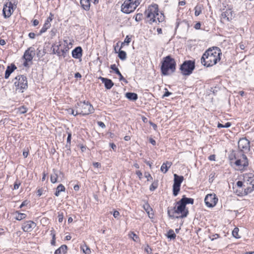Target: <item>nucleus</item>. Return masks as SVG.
Listing matches in <instances>:
<instances>
[{
    "instance_id": "1",
    "label": "nucleus",
    "mask_w": 254,
    "mask_h": 254,
    "mask_svg": "<svg viewBox=\"0 0 254 254\" xmlns=\"http://www.w3.org/2000/svg\"><path fill=\"white\" fill-rule=\"evenodd\" d=\"M221 54L222 53L219 48H209L202 55L200 59L201 63L207 67L212 66L220 60Z\"/></svg>"
},
{
    "instance_id": "2",
    "label": "nucleus",
    "mask_w": 254,
    "mask_h": 254,
    "mask_svg": "<svg viewBox=\"0 0 254 254\" xmlns=\"http://www.w3.org/2000/svg\"><path fill=\"white\" fill-rule=\"evenodd\" d=\"M167 213L169 217L174 218H184L189 214V210L184 205L183 200H179L175 203V206L168 207Z\"/></svg>"
},
{
    "instance_id": "3",
    "label": "nucleus",
    "mask_w": 254,
    "mask_h": 254,
    "mask_svg": "<svg viewBox=\"0 0 254 254\" xmlns=\"http://www.w3.org/2000/svg\"><path fill=\"white\" fill-rule=\"evenodd\" d=\"M229 159L231 163L235 160L234 164L240 170H244L249 165L248 158L242 152H234L229 156Z\"/></svg>"
},
{
    "instance_id": "4",
    "label": "nucleus",
    "mask_w": 254,
    "mask_h": 254,
    "mask_svg": "<svg viewBox=\"0 0 254 254\" xmlns=\"http://www.w3.org/2000/svg\"><path fill=\"white\" fill-rule=\"evenodd\" d=\"M176 63L174 59L170 56H167L163 59L161 66L162 74L164 75H168L171 73H173L176 70Z\"/></svg>"
},
{
    "instance_id": "5",
    "label": "nucleus",
    "mask_w": 254,
    "mask_h": 254,
    "mask_svg": "<svg viewBox=\"0 0 254 254\" xmlns=\"http://www.w3.org/2000/svg\"><path fill=\"white\" fill-rule=\"evenodd\" d=\"M76 110V114H80L83 116L88 115L93 113L94 109L92 105L88 102H79L75 106Z\"/></svg>"
},
{
    "instance_id": "6",
    "label": "nucleus",
    "mask_w": 254,
    "mask_h": 254,
    "mask_svg": "<svg viewBox=\"0 0 254 254\" xmlns=\"http://www.w3.org/2000/svg\"><path fill=\"white\" fill-rule=\"evenodd\" d=\"M244 181L245 188L242 195H247L254 190V175L252 173L246 174Z\"/></svg>"
},
{
    "instance_id": "7",
    "label": "nucleus",
    "mask_w": 254,
    "mask_h": 254,
    "mask_svg": "<svg viewBox=\"0 0 254 254\" xmlns=\"http://www.w3.org/2000/svg\"><path fill=\"white\" fill-rule=\"evenodd\" d=\"M13 81L15 86L16 90H19V91L22 93L23 92V89H26L28 87L27 77L23 75H17Z\"/></svg>"
},
{
    "instance_id": "8",
    "label": "nucleus",
    "mask_w": 254,
    "mask_h": 254,
    "mask_svg": "<svg viewBox=\"0 0 254 254\" xmlns=\"http://www.w3.org/2000/svg\"><path fill=\"white\" fill-rule=\"evenodd\" d=\"M195 68V61L191 60L185 61L181 65L180 69L184 75H189L192 73Z\"/></svg>"
},
{
    "instance_id": "9",
    "label": "nucleus",
    "mask_w": 254,
    "mask_h": 254,
    "mask_svg": "<svg viewBox=\"0 0 254 254\" xmlns=\"http://www.w3.org/2000/svg\"><path fill=\"white\" fill-rule=\"evenodd\" d=\"M3 8V16H11L18 3V0H8Z\"/></svg>"
},
{
    "instance_id": "10",
    "label": "nucleus",
    "mask_w": 254,
    "mask_h": 254,
    "mask_svg": "<svg viewBox=\"0 0 254 254\" xmlns=\"http://www.w3.org/2000/svg\"><path fill=\"white\" fill-rule=\"evenodd\" d=\"M184 181V177L179 176L176 174H174V184L173 185V194L177 196L180 190V187L182 183Z\"/></svg>"
},
{
    "instance_id": "11",
    "label": "nucleus",
    "mask_w": 254,
    "mask_h": 254,
    "mask_svg": "<svg viewBox=\"0 0 254 254\" xmlns=\"http://www.w3.org/2000/svg\"><path fill=\"white\" fill-rule=\"evenodd\" d=\"M239 150L236 152H242L244 154L250 150V142L246 137L240 138L238 141Z\"/></svg>"
},
{
    "instance_id": "12",
    "label": "nucleus",
    "mask_w": 254,
    "mask_h": 254,
    "mask_svg": "<svg viewBox=\"0 0 254 254\" xmlns=\"http://www.w3.org/2000/svg\"><path fill=\"white\" fill-rule=\"evenodd\" d=\"M137 7L131 0H126L122 5V11L128 14L132 12Z\"/></svg>"
},
{
    "instance_id": "13",
    "label": "nucleus",
    "mask_w": 254,
    "mask_h": 254,
    "mask_svg": "<svg viewBox=\"0 0 254 254\" xmlns=\"http://www.w3.org/2000/svg\"><path fill=\"white\" fill-rule=\"evenodd\" d=\"M218 198L215 193L208 194L206 195L204 202L207 206L213 207L216 205Z\"/></svg>"
},
{
    "instance_id": "14",
    "label": "nucleus",
    "mask_w": 254,
    "mask_h": 254,
    "mask_svg": "<svg viewBox=\"0 0 254 254\" xmlns=\"http://www.w3.org/2000/svg\"><path fill=\"white\" fill-rule=\"evenodd\" d=\"M36 226V224L31 220L24 222L22 226V229L24 232H30Z\"/></svg>"
},
{
    "instance_id": "15",
    "label": "nucleus",
    "mask_w": 254,
    "mask_h": 254,
    "mask_svg": "<svg viewBox=\"0 0 254 254\" xmlns=\"http://www.w3.org/2000/svg\"><path fill=\"white\" fill-rule=\"evenodd\" d=\"M35 55V50L33 47H30L25 51L23 58L27 61H31Z\"/></svg>"
},
{
    "instance_id": "16",
    "label": "nucleus",
    "mask_w": 254,
    "mask_h": 254,
    "mask_svg": "<svg viewBox=\"0 0 254 254\" xmlns=\"http://www.w3.org/2000/svg\"><path fill=\"white\" fill-rule=\"evenodd\" d=\"M148 13L147 16H158L159 15L158 5L157 4H153L148 6L147 10Z\"/></svg>"
},
{
    "instance_id": "17",
    "label": "nucleus",
    "mask_w": 254,
    "mask_h": 254,
    "mask_svg": "<svg viewBox=\"0 0 254 254\" xmlns=\"http://www.w3.org/2000/svg\"><path fill=\"white\" fill-rule=\"evenodd\" d=\"M104 84L105 87L107 89H110L114 85L111 79L100 76L99 78Z\"/></svg>"
},
{
    "instance_id": "18",
    "label": "nucleus",
    "mask_w": 254,
    "mask_h": 254,
    "mask_svg": "<svg viewBox=\"0 0 254 254\" xmlns=\"http://www.w3.org/2000/svg\"><path fill=\"white\" fill-rule=\"evenodd\" d=\"M52 20V17H48L47 19L46 20L43 27L40 30L39 35H40L45 33L47 30V29H48L51 27V22Z\"/></svg>"
},
{
    "instance_id": "19",
    "label": "nucleus",
    "mask_w": 254,
    "mask_h": 254,
    "mask_svg": "<svg viewBox=\"0 0 254 254\" xmlns=\"http://www.w3.org/2000/svg\"><path fill=\"white\" fill-rule=\"evenodd\" d=\"M82 49L80 47H77L72 51V56L75 59H79L82 57Z\"/></svg>"
},
{
    "instance_id": "20",
    "label": "nucleus",
    "mask_w": 254,
    "mask_h": 254,
    "mask_svg": "<svg viewBox=\"0 0 254 254\" xmlns=\"http://www.w3.org/2000/svg\"><path fill=\"white\" fill-rule=\"evenodd\" d=\"M16 66L14 64H11L10 65L7 66L5 72V76L4 78L5 79H7L10 74L15 70L16 69Z\"/></svg>"
},
{
    "instance_id": "21",
    "label": "nucleus",
    "mask_w": 254,
    "mask_h": 254,
    "mask_svg": "<svg viewBox=\"0 0 254 254\" xmlns=\"http://www.w3.org/2000/svg\"><path fill=\"white\" fill-rule=\"evenodd\" d=\"M57 48H58L57 50H56V48H55L53 49V53L54 54H57V55L59 56H63L64 57H65V55H66V53L68 51V49H66L65 48V49L60 50L58 46H57Z\"/></svg>"
},
{
    "instance_id": "22",
    "label": "nucleus",
    "mask_w": 254,
    "mask_h": 254,
    "mask_svg": "<svg viewBox=\"0 0 254 254\" xmlns=\"http://www.w3.org/2000/svg\"><path fill=\"white\" fill-rule=\"evenodd\" d=\"M172 165V163L169 161H166L163 163L161 167L160 170L163 173H166L168 171V169L171 167Z\"/></svg>"
},
{
    "instance_id": "23",
    "label": "nucleus",
    "mask_w": 254,
    "mask_h": 254,
    "mask_svg": "<svg viewBox=\"0 0 254 254\" xmlns=\"http://www.w3.org/2000/svg\"><path fill=\"white\" fill-rule=\"evenodd\" d=\"M125 96L128 100L133 101H135L138 99L137 94L133 92H127L126 93Z\"/></svg>"
},
{
    "instance_id": "24",
    "label": "nucleus",
    "mask_w": 254,
    "mask_h": 254,
    "mask_svg": "<svg viewBox=\"0 0 254 254\" xmlns=\"http://www.w3.org/2000/svg\"><path fill=\"white\" fill-rule=\"evenodd\" d=\"M67 247L65 245H62L59 249L56 250L55 254H65L67 252Z\"/></svg>"
},
{
    "instance_id": "25",
    "label": "nucleus",
    "mask_w": 254,
    "mask_h": 254,
    "mask_svg": "<svg viewBox=\"0 0 254 254\" xmlns=\"http://www.w3.org/2000/svg\"><path fill=\"white\" fill-rule=\"evenodd\" d=\"M58 173L59 171L58 170L55 169L53 170V173L51 175V181L52 183L57 182Z\"/></svg>"
},
{
    "instance_id": "26",
    "label": "nucleus",
    "mask_w": 254,
    "mask_h": 254,
    "mask_svg": "<svg viewBox=\"0 0 254 254\" xmlns=\"http://www.w3.org/2000/svg\"><path fill=\"white\" fill-rule=\"evenodd\" d=\"M80 4L84 9L86 10L89 9L90 5L89 0H80Z\"/></svg>"
},
{
    "instance_id": "27",
    "label": "nucleus",
    "mask_w": 254,
    "mask_h": 254,
    "mask_svg": "<svg viewBox=\"0 0 254 254\" xmlns=\"http://www.w3.org/2000/svg\"><path fill=\"white\" fill-rule=\"evenodd\" d=\"M80 249L85 254H91L90 249L85 242L80 246Z\"/></svg>"
},
{
    "instance_id": "28",
    "label": "nucleus",
    "mask_w": 254,
    "mask_h": 254,
    "mask_svg": "<svg viewBox=\"0 0 254 254\" xmlns=\"http://www.w3.org/2000/svg\"><path fill=\"white\" fill-rule=\"evenodd\" d=\"M110 68L114 70L115 72L119 76V79H124L123 76L121 74L119 69L116 67L115 64L111 65Z\"/></svg>"
},
{
    "instance_id": "29",
    "label": "nucleus",
    "mask_w": 254,
    "mask_h": 254,
    "mask_svg": "<svg viewBox=\"0 0 254 254\" xmlns=\"http://www.w3.org/2000/svg\"><path fill=\"white\" fill-rule=\"evenodd\" d=\"M181 200H183V202H184V205L186 206L187 204H192L194 202V200L191 198L186 197L185 195H183V197L181 199Z\"/></svg>"
},
{
    "instance_id": "30",
    "label": "nucleus",
    "mask_w": 254,
    "mask_h": 254,
    "mask_svg": "<svg viewBox=\"0 0 254 254\" xmlns=\"http://www.w3.org/2000/svg\"><path fill=\"white\" fill-rule=\"evenodd\" d=\"M143 208L146 211V212L148 213L149 217H151L150 216V214H152V215H153V214L152 212L153 211V210L148 203H146L145 204L143 205Z\"/></svg>"
},
{
    "instance_id": "31",
    "label": "nucleus",
    "mask_w": 254,
    "mask_h": 254,
    "mask_svg": "<svg viewBox=\"0 0 254 254\" xmlns=\"http://www.w3.org/2000/svg\"><path fill=\"white\" fill-rule=\"evenodd\" d=\"M65 191V187L62 185L60 184L56 189V191L55 192V195L57 196H58L61 192Z\"/></svg>"
},
{
    "instance_id": "32",
    "label": "nucleus",
    "mask_w": 254,
    "mask_h": 254,
    "mask_svg": "<svg viewBox=\"0 0 254 254\" xmlns=\"http://www.w3.org/2000/svg\"><path fill=\"white\" fill-rule=\"evenodd\" d=\"M121 47L118 51V57L122 61H124L127 59V54L124 51L121 50Z\"/></svg>"
},
{
    "instance_id": "33",
    "label": "nucleus",
    "mask_w": 254,
    "mask_h": 254,
    "mask_svg": "<svg viewBox=\"0 0 254 254\" xmlns=\"http://www.w3.org/2000/svg\"><path fill=\"white\" fill-rule=\"evenodd\" d=\"M234 13L232 8H228L226 9V11L223 12L221 14L222 16H232Z\"/></svg>"
},
{
    "instance_id": "34",
    "label": "nucleus",
    "mask_w": 254,
    "mask_h": 254,
    "mask_svg": "<svg viewBox=\"0 0 254 254\" xmlns=\"http://www.w3.org/2000/svg\"><path fill=\"white\" fill-rule=\"evenodd\" d=\"M167 237L170 239H175L176 237V235L172 229H170L168 232Z\"/></svg>"
},
{
    "instance_id": "35",
    "label": "nucleus",
    "mask_w": 254,
    "mask_h": 254,
    "mask_svg": "<svg viewBox=\"0 0 254 254\" xmlns=\"http://www.w3.org/2000/svg\"><path fill=\"white\" fill-rule=\"evenodd\" d=\"M202 9V7L201 5H197L194 8L195 15L198 16L201 13Z\"/></svg>"
},
{
    "instance_id": "36",
    "label": "nucleus",
    "mask_w": 254,
    "mask_h": 254,
    "mask_svg": "<svg viewBox=\"0 0 254 254\" xmlns=\"http://www.w3.org/2000/svg\"><path fill=\"white\" fill-rule=\"evenodd\" d=\"M26 217V215L24 213H18V215L16 216V219L17 220H21Z\"/></svg>"
},
{
    "instance_id": "37",
    "label": "nucleus",
    "mask_w": 254,
    "mask_h": 254,
    "mask_svg": "<svg viewBox=\"0 0 254 254\" xmlns=\"http://www.w3.org/2000/svg\"><path fill=\"white\" fill-rule=\"evenodd\" d=\"M239 229L238 228H235L232 232L233 236L236 238H239L240 237L239 236Z\"/></svg>"
},
{
    "instance_id": "38",
    "label": "nucleus",
    "mask_w": 254,
    "mask_h": 254,
    "mask_svg": "<svg viewBox=\"0 0 254 254\" xmlns=\"http://www.w3.org/2000/svg\"><path fill=\"white\" fill-rule=\"evenodd\" d=\"M129 236L131 238L133 239L134 241L137 242L139 239L138 237L133 232H131L129 234Z\"/></svg>"
},
{
    "instance_id": "39",
    "label": "nucleus",
    "mask_w": 254,
    "mask_h": 254,
    "mask_svg": "<svg viewBox=\"0 0 254 254\" xmlns=\"http://www.w3.org/2000/svg\"><path fill=\"white\" fill-rule=\"evenodd\" d=\"M131 42V37H130L128 35H127L125 39V41L123 43H122L121 48H122L123 45L126 43L127 45H128L129 43Z\"/></svg>"
},
{
    "instance_id": "40",
    "label": "nucleus",
    "mask_w": 254,
    "mask_h": 254,
    "mask_svg": "<svg viewBox=\"0 0 254 254\" xmlns=\"http://www.w3.org/2000/svg\"><path fill=\"white\" fill-rule=\"evenodd\" d=\"M158 187V183H153L151 186H150L149 190L150 191H154L155 189H157Z\"/></svg>"
},
{
    "instance_id": "41",
    "label": "nucleus",
    "mask_w": 254,
    "mask_h": 254,
    "mask_svg": "<svg viewBox=\"0 0 254 254\" xmlns=\"http://www.w3.org/2000/svg\"><path fill=\"white\" fill-rule=\"evenodd\" d=\"M51 235H52V239L51 244L52 245L55 246L56 244V235L54 233H53V231H51Z\"/></svg>"
},
{
    "instance_id": "42",
    "label": "nucleus",
    "mask_w": 254,
    "mask_h": 254,
    "mask_svg": "<svg viewBox=\"0 0 254 254\" xmlns=\"http://www.w3.org/2000/svg\"><path fill=\"white\" fill-rule=\"evenodd\" d=\"M147 18H150L149 20H145L146 22H148L150 24H152L153 22H156V20L155 19L156 17H147Z\"/></svg>"
},
{
    "instance_id": "43",
    "label": "nucleus",
    "mask_w": 254,
    "mask_h": 254,
    "mask_svg": "<svg viewBox=\"0 0 254 254\" xmlns=\"http://www.w3.org/2000/svg\"><path fill=\"white\" fill-rule=\"evenodd\" d=\"M27 109L24 106L19 108V111L21 114H24L27 112Z\"/></svg>"
},
{
    "instance_id": "44",
    "label": "nucleus",
    "mask_w": 254,
    "mask_h": 254,
    "mask_svg": "<svg viewBox=\"0 0 254 254\" xmlns=\"http://www.w3.org/2000/svg\"><path fill=\"white\" fill-rule=\"evenodd\" d=\"M58 221L60 223H61L63 222V218H64V214H63V213L62 212V213H60L59 212V214H58Z\"/></svg>"
},
{
    "instance_id": "45",
    "label": "nucleus",
    "mask_w": 254,
    "mask_h": 254,
    "mask_svg": "<svg viewBox=\"0 0 254 254\" xmlns=\"http://www.w3.org/2000/svg\"><path fill=\"white\" fill-rule=\"evenodd\" d=\"M183 23H185V24H187V22L185 21V20H184V21H183L182 22H180L179 19H177V22H176V29H177L178 28L180 24H183Z\"/></svg>"
},
{
    "instance_id": "46",
    "label": "nucleus",
    "mask_w": 254,
    "mask_h": 254,
    "mask_svg": "<svg viewBox=\"0 0 254 254\" xmlns=\"http://www.w3.org/2000/svg\"><path fill=\"white\" fill-rule=\"evenodd\" d=\"M145 251L147 254H151L152 253V249L148 245H147L145 248Z\"/></svg>"
},
{
    "instance_id": "47",
    "label": "nucleus",
    "mask_w": 254,
    "mask_h": 254,
    "mask_svg": "<svg viewBox=\"0 0 254 254\" xmlns=\"http://www.w3.org/2000/svg\"><path fill=\"white\" fill-rule=\"evenodd\" d=\"M65 148L67 149V154H69L70 153V144L66 142Z\"/></svg>"
},
{
    "instance_id": "48",
    "label": "nucleus",
    "mask_w": 254,
    "mask_h": 254,
    "mask_svg": "<svg viewBox=\"0 0 254 254\" xmlns=\"http://www.w3.org/2000/svg\"><path fill=\"white\" fill-rule=\"evenodd\" d=\"M68 136L67 137V143H69V144H71V132H68Z\"/></svg>"
},
{
    "instance_id": "49",
    "label": "nucleus",
    "mask_w": 254,
    "mask_h": 254,
    "mask_svg": "<svg viewBox=\"0 0 254 254\" xmlns=\"http://www.w3.org/2000/svg\"><path fill=\"white\" fill-rule=\"evenodd\" d=\"M144 175L145 177L147 179L148 181L152 180V177L149 173H145Z\"/></svg>"
},
{
    "instance_id": "50",
    "label": "nucleus",
    "mask_w": 254,
    "mask_h": 254,
    "mask_svg": "<svg viewBox=\"0 0 254 254\" xmlns=\"http://www.w3.org/2000/svg\"><path fill=\"white\" fill-rule=\"evenodd\" d=\"M97 124L100 127H101L103 128H105V127H106L105 124L102 122L98 121V122H97Z\"/></svg>"
},
{
    "instance_id": "51",
    "label": "nucleus",
    "mask_w": 254,
    "mask_h": 254,
    "mask_svg": "<svg viewBox=\"0 0 254 254\" xmlns=\"http://www.w3.org/2000/svg\"><path fill=\"white\" fill-rule=\"evenodd\" d=\"M142 0H131L137 6L140 3Z\"/></svg>"
},
{
    "instance_id": "52",
    "label": "nucleus",
    "mask_w": 254,
    "mask_h": 254,
    "mask_svg": "<svg viewBox=\"0 0 254 254\" xmlns=\"http://www.w3.org/2000/svg\"><path fill=\"white\" fill-rule=\"evenodd\" d=\"M201 23L200 22H197L195 25L194 26V28L198 30L200 28Z\"/></svg>"
},
{
    "instance_id": "53",
    "label": "nucleus",
    "mask_w": 254,
    "mask_h": 254,
    "mask_svg": "<svg viewBox=\"0 0 254 254\" xmlns=\"http://www.w3.org/2000/svg\"><path fill=\"white\" fill-rule=\"evenodd\" d=\"M219 237V235L217 234H215L214 235H213L211 237H210V238L211 239V241H213L215 239H217Z\"/></svg>"
},
{
    "instance_id": "54",
    "label": "nucleus",
    "mask_w": 254,
    "mask_h": 254,
    "mask_svg": "<svg viewBox=\"0 0 254 254\" xmlns=\"http://www.w3.org/2000/svg\"><path fill=\"white\" fill-rule=\"evenodd\" d=\"M244 182L243 183V182H242L241 181H238L237 182V185L238 187L241 188L243 186H244Z\"/></svg>"
},
{
    "instance_id": "55",
    "label": "nucleus",
    "mask_w": 254,
    "mask_h": 254,
    "mask_svg": "<svg viewBox=\"0 0 254 254\" xmlns=\"http://www.w3.org/2000/svg\"><path fill=\"white\" fill-rule=\"evenodd\" d=\"M120 215V213L118 211L115 210L113 212V216L115 218H118V217Z\"/></svg>"
},
{
    "instance_id": "56",
    "label": "nucleus",
    "mask_w": 254,
    "mask_h": 254,
    "mask_svg": "<svg viewBox=\"0 0 254 254\" xmlns=\"http://www.w3.org/2000/svg\"><path fill=\"white\" fill-rule=\"evenodd\" d=\"M20 185V183H17V182H15V183L14 184L13 189L14 190L18 189L19 188V187Z\"/></svg>"
},
{
    "instance_id": "57",
    "label": "nucleus",
    "mask_w": 254,
    "mask_h": 254,
    "mask_svg": "<svg viewBox=\"0 0 254 254\" xmlns=\"http://www.w3.org/2000/svg\"><path fill=\"white\" fill-rule=\"evenodd\" d=\"M28 36L31 39H34L35 37V34L33 32H30L29 33Z\"/></svg>"
},
{
    "instance_id": "58",
    "label": "nucleus",
    "mask_w": 254,
    "mask_h": 254,
    "mask_svg": "<svg viewBox=\"0 0 254 254\" xmlns=\"http://www.w3.org/2000/svg\"><path fill=\"white\" fill-rule=\"evenodd\" d=\"M208 159L210 161H215V155H211L208 157Z\"/></svg>"
},
{
    "instance_id": "59",
    "label": "nucleus",
    "mask_w": 254,
    "mask_h": 254,
    "mask_svg": "<svg viewBox=\"0 0 254 254\" xmlns=\"http://www.w3.org/2000/svg\"><path fill=\"white\" fill-rule=\"evenodd\" d=\"M136 174L137 176L139 177V178L140 179L141 178V177L142 176V173L140 171H137L136 172Z\"/></svg>"
},
{
    "instance_id": "60",
    "label": "nucleus",
    "mask_w": 254,
    "mask_h": 254,
    "mask_svg": "<svg viewBox=\"0 0 254 254\" xmlns=\"http://www.w3.org/2000/svg\"><path fill=\"white\" fill-rule=\"evenodd\" d=\"M149 142L151 143L153 145H156V141L153 138H151L149 139Z\"/></svg>"
},
{
    "instance_id": "61",
    "label": "nucleus",
    "mask_w": 254,
    "mask_h": 254,
    "mask_svg": "<svg viewBox=\"0 0 254 254\" xmlns=\"http://www.w3.org/2000/svg\"><path fill=\"white\" fill-rule=\"evenodd\" d=\"M150 124L153 127V129L154 130H156L157 129V125L153 123L152 122H150Z\"/></svg>"
},
{
    "instance_id": "62",
    "label": "nucleus",
    "mask_w": 254,
    "mask_h": 254,
    "mask_svg": "<svg viewBox=\"0 0 254 254\" xmlns=\"http://www.w3.org/2000/svg\"><path fill=\"white\" fill-rule=\"evenodd\" d=\"M39 23V22L38 20L35 19L33 21V26H36L38 25Z\"/></svg>"
},
{
    "instance_id": "63",
    "label": "nucleus",
    "mask_w": 254,
    "mask_h": 254,
    "mask_svg": "<svg viewBox=\"0 0 254 254\" xmlns=\"http://www.w3.org/2000/svg\"><path fill=\"white\" fill-rule=\"evenodd\" d=\"M93 165V166L95 168H99V167L101 166L100 163H99L98 162L94 163Z\"/></svg>"
},
{
    "instance_id": "64",
    "label": "nucleus",
    "mask_w": 254,
    "mask_h": 254,
    "mask_svg": "<svg viewBox=\"0 0 254 254\" xmlns=\"http://www.w3.org/2000/svg\"><path fill=\"white\" fill-rule=\"evenodd\" d=\"M231 126V123H230V122H227V123H226L224 125V127L228 128V127H229Z\"/></svg>"
}]
</instances>
